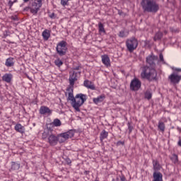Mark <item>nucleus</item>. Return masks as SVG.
I'll return each mask as SVG.
<instances>
[{
    "instance_id": "1",
    "label": "nucleus",
    "mask_w": 181,
    "mask_h": 181,
    "mask_svg": "<svg viewBox=\"0 0 181 181\" xmlns=\"http://www.w3.org/2000/svg\"><path fill=\"white\" fill-rule=\"evenodd\" d=\"M68 98L67 100L71 101V105L74 107L76 112H80V107L87 101V95L83 93L76 94L74 97L73 94V88H68Z\"/></svg>"
},
{
    "instance_id": "2",
    "label": "nucleus",
    "mask_w": 181,
    "mask_h": 181,
    "mask_svg": "<svg viewBox=\"0 0 181 181\" xmlns=\"http://www.w3.org/2000/svg\"><path fill=\"white\" fill-rule=\"evenodd\" d=\"M141 5L144 12L156 13L159 11V4L155 0H142Z\"/></svg>"
},
{
    "instance_id": "3",
    "label": "nucleus",
    "mask_w": 181,
    "mask_h": 181,
    "mask_svg": "<svg viewBox=\"0 0 181 181\" xmlns=\"http://www.w3.org/2000/svg\"><path fill=\"white\" fill-rule=\"evenodd\" d=\"M141 78H146L149 81H152L153 80H156V77L158 76V72L155 69L151 68L149 66L143 67V71L141 74Z\"/></svg>"
},
{
    "instance_id": "4",
    "label": "nucleus",
    "mask_w": 181,
    "mask_h": 181,
    "mask_svg": "<svg viewBox=\"0 0 181 181\" xmlns=\"http://www.w3.org/2000/svg\"><path fill=\"white\" fill-rule=\"evenodd\" d=\"M56 50L59 56H65L67 53V42L64 40L59 42L57 45Z\"/></svg>"
},
{
    "instance_id": "5",
    "label": "nucleus",
    "mask_w": 181,
    "mask_h": 181,
    "mask_svg": "<svg viewBox=\"0 0 181 181\" xmlns=\"http://www.w3.org/2000/svg\"><path fill=\"white\" fill-rule=\"evenodd\" d=\"M43 0H34L31 6L30 7V13H33V15H37V12L40 11V8H42Z\"/></svg>"
},
{
    "instance_id": "6",
    "label": "nucleus",
    "mask_w": 181,
    "mask_h": 181,
    "mask_svg": "<svg viewBox=\"0 0 181 181\" xmlns=\"http://www.w3.org/2000/svg\"><path fill=\"white\" fill-rule=\"evenodd\" d=\"M138 40L135 37H132L126 42V46L130 53H132L134 50H136V47H138Z\"/></svg>"
},
{
    "instance_id": "7",
    "label": "nucleus",
    "mask_w": 181,
    "mask_h": 181,
    "mask_svg": "<svg viewBox=\"0 0 181 181\" xmlns=\"http://www.w3.org/2000/svg\"><path fill=\"white\" fill-rule=\"evenodd\" d=\"M142 86V82L137 78H134L132 80L130 83V90L132 91H138L141 86Z\"/></svg>"
},
{
    "instance_id": "8",
    "label": "nucleus",
    "mask_w": 181,
    "mask_h": 181,
    "mask_svg": "<svg viewBox=\"0 0 181 181\" xmlns=\"http://www.w3.org/2000/svg\"><path fill=\"white\" fill-rule=\"evenodd\" d=\"M77 74H81V71H78L76 72V71H73V72L70 73L69 74V84H70V87L69 88H74V83H76V81H77Z\"/></svg>"
},
{
    "instance_id": "9",
    "label": "nucleus",
    "mask_w": 181,
    "mask_h": 181,
    "mask_svg": "<svg viewBox=\"0 0 181 181\" xmlns=\"http://www.w3.org/2000/svg\"><path fill=\"white\" fill-rule=\"evenodd\" d=\"M168 78L173 84H179L181 80V76L177 73L173 72L169 76Z\"/></svg>"
},
{
    "instance_id": "10",
    "label": "nucleus",
    "mask_w": 181,
    "mask_h": 181,
    "mask_svg": "<svg viewBox=\"0 0 181 181\" xmlns=\"http://www.w3.org/2000/svg\"><path fill=\"white\" fill-rule=\"evenodd\" d=\"M47 142L51 145V146H56L57 143L59 142V139H57V136L53 134L50 135L47 139Z\"/></svg>"
},
{
    "instance_id": "11",
    "label": "nucleus",
    "mask_w": 181,
    "mask_h": 181,
    "mask_svg": "<svg viewBox=\"0 0 181 181\" xmlns=\"http://www.w3.org/2000/svg\"><path fill=\"white\" fill-rule=\"evenodd\" d=\"M52 132L53 129L47 125V128L44 129V132L42 134V139H48L49 136L53 134Z\"/></svg>"
},
{
    "instance_id": "12",
    "label": "nucleus",
    "mask_w": 181,
    "mask_h": 181,
    "mask_svg": "<svg viewBox=\"0 0 181 181\" xmlns=\"http://www.w3.org/2000/svg\"><path fill=\"white\" fill-rule=\"evenodd\" d=\"M39 112L40 115H52V110L47 106H41Z\"/></svg>"
},
{
    "instance_id": "13",
    "label": "nucleus",
    "mask_w": 181,
    "mask_h": 181,
    "mask_svg": "<svg viewBox=\"0 0 181 181\" xmlns=\"http://www.w3.org/2000/svg\"><path fill=\"white\" fill-rule=\"evenodd\" d=\"M60 135L62 136V138H63L65 141H67V139L74 136V131L69 130L65 133L60 134Z\"/></svg>"
},
{
    "instance_id": "14",
    "label": "nucleus",
    "mask_w": 181,
    "mask_h": 181,
    "mask_svg": "<svg viewBox=\"0 0 181 181\" xmlns=\"http://www.w3.org/2000/svg\"><path fill=\"white\" fill-rule=\"evenodd\" d=\"M101 59L102 63H103V64L106 66V67H110V66H111V61L110 60V57H108V55H102Z\"/></svg>"
},
{
    "instance_id": "15",
    "label": "nucleus",
    "mask_w": 181,
    "mask_h": 181,
    "mask_svg": "<svg viewBox=\"0 0 181 181\" xmlns=\"http://www.w3.org/2000/svg\"><path fill=\"white\" fill-rule=\"evenodd\" d=\"M153 179V181H163V174L160 172H154Z\"/></svg>"
},
{
    "instance_id": "16",
    "label": "nucleus",
    "mask_w": 181,
    "mask_h": 181,
    "mask_svg": "<svg viewBox=\"0 0 181 181\" xmlns=\"http://www.w3.org/2000/svg\"><path fill=\"white\" fill-rule=\"evenodd\" d=\"M12 78H13V75H12V74H5L2 76V80L5 81V83H8V84L12 83Z\"/></svg>"
},
{
    "instance_id": "17",
    "label": "nucleus",
    "mask_w": 181,
    "mask_h": 181,
    "mask_svg": "<svg viewBox=\"0 0 181 181\" xmlns=\"http://www.w3.org/2000/svg\"><path fill=\"white\" fill-rule=\"evenodd\" d=\"M105 100V95L102 94L98 96L97 98H94L93 99V101L94 104H95L96 105H98V104H101V103H103V101H104Z\"/></svg>"
},
{
    "instance_id": "18",
    "label": "nucleus",
    "mask_w": 181,
    "mask_h": 181,
    "mask_svg": "<svg viewBox=\"0 0 181 181\" xmlns=\"http://www.w3.org/2000/svg\"><path fill=\"white\" fill-rule=\"evenodd\" d=\"M158 59V57H155V55H149L146 57V63L150 66L155 65V61Z\"/></svg>"
},
{
    "instance_id": "19",
    "label": "nucleus",
    "mask_w": 181,
    "mask_h": 181,
    "mask_svg": "<svg viewBox=\"0 0 181 181\" xmlns=\"http://www.w3.org/2000/svg\"><path fill=\"white\" fill-rule=\"evenodd\" d=\"M152 163L154 172H159V170L162 168V165H160L159 161H158V160H153Z\"/></svg>"
},
{
    "instance_id": "20",
    "label": "nucleus",
    "mask_w": 181,
    "mask_h": 181,
    "mask_svg": "<svg viewBox=\"0 0 181 181\" xmlns=\"http://www.w3.org/2000/svg\"><path fill=\"white\" fill-rule=\"evenodd\" d=\"M83 85L89 90H95V86H94V83L88 80L84 81Z\"/></svg>"
},
{
    "instance_id": "21",
    "label": "nucleus",
    "mask_w": 181,
    "mask_h": 181,
    "mask_svg": "<svg viewBox=\"0 0 181 181\" xmlns=\"http://www.w3.org/2000/svg\"><path fill=\"white\" fill-rule=\"evenodd\" d=\"M14 129L20 134H25V127L22 126L21 124H16Z\"/></svg>"
},
{
    "instance_id": "22",
    "label": "nucleus",
    "mask_w": 181,
    "mask_h": 181,
    "mask_svg": "<svg viewBox=\"0 0 181 181\" xmlns=\"http://www.w3.org/2000/svg\"><path fill=\"white\" fill-rule=\"evenodd\" d=\"M42 36L44 40H49V37H50V31L47 29L45 30L42 32Z\"/></svg>"
},
{
    "instance_id": "23",
    "label": "nucleus",
    "mask_w": 181,
    "mask_h": 181,
    "mask_svg": "<svg viewBox=\"0 0 181 181\" xmlns=\"http://www.w3.org/2000/svg\"><path fill=\"white\" fill-rule=\"evenodd\" d=\"M6 67H12L15 64V62H13V58L9 57L6 60Z\"/></svg>"
},
{
    "instance_id": "24",
    "label": "nucleus",
    "mask_w": 181,
    "mask_h": 181,
    "mask_svg": "<svg viewBox=\"0 0 181 181\" xmlns=\"http://www.w3.org/2000/svg\"><path fill=\"white\" fill-rule=\"evenodd\" d=\"M49 125H52V127H62V121L59 119H54Z\"/></svg>"
},
{
    "instance_id": "25",
    "label": "nucleus",
    "mask_w": 181,
    "mask_h": 181,
    "mask_svg": "<svg viewBox=\"0 0 181 181\" xmlns=\"http://www.w3.org/2000/svg\"><path fill=\"white\" fill-rule=\"evenodd\" d=\"M170 159L175 165L179 163V157L175 153L173 154L171 157H170Z\"/></svg>"
},
{
    "instance_id": "26",
    "label": "nucleus",
    "mask_w": 181,
    "mask_h": 181,
    "mask_svg": "<svg viewBox=\"0 0 181 181\" xmlns=\"http://www.w3.org/2000/svg\"><path fill=\"white\" fill-rule=\"evenodd\" d=\"M21 168V164L16 163V162H11V170H19V168Z\"/></svg>"
},
{
    "instance_id": "27",
    "label": "nucleus",
    "mask_w": 181,
    "mask_h": 181,
    "mask_svg": "<svg viewBox=\"0 0 181 181\" xmlns=\"http://www.w3.org/2000/svg\"><path fill=\"white\" fill-rule=\"evenodd\" d=\"M98 26L99 33H104V35H105L106 32H105V28H104V24L100 22L98 23Z\"/></svg>"
},
{
    "instance_id": "28",
    "label": "nucleus",
    "mask_w": 181,
    "mask_h": 181,
    "mask_svg": "<svg viewBox=\"0 0 181 181\" xmlns=\"http://www.w3.org/2000/svg\"><path fill=\"white\" fill-rule=\"evenodd\" d=\"M107 138H108V133L105 130H103L100 136V141H103Z\"/></svg>"
},
{
    "instance_id": "29",
    "label": "nucleus",
    "mask_w": 181,
    "mask_h": 181,
    "mask_svg": "<svg viewBox=\"0 0 181 181\" xmlns=\"http://www.w3.org/2000/svg\"><path fill=\"white\" fill-rule=\"evenodd\" d=\"M162 37H163V33H160V32H158L157 33L154 37H153V40L155 42L158 41V40H160V39H162Z\"/></svg>"
},
{
    "instance_id": "30",
    "label": "nucleus",
    "mask_w": 181,
    "mask_h": 181,
    "mask_svg": "<svg viewBox=\"0 0 181 181\" xmlns=\"http://www.w3.org/2000/svg\"><path fill=\"white\" fill-rule=\"evenodd\" d=\"M144 98L151 100L152 98V92L151 90H146L144 93Z\"/></svg>"
},
{
    "instance_id": "31",
    "label": "nucleus",
    "mask_w": 181,
    "mask_h": 181,
    "mask_svg": "<svg viewBox=\"0 0 181 181\" xmlns=\"http://www.w3.org/2000/svg\"><path fill=\"white\" fill-rule=\"evenodd\" d=\"M158 129L163 133L165 132V123L163 122H159L158 125Z\"/></svg>"
},
{
    "instance_id": "32",
    "label": "nucleus",
    "mask_w": 181,
    "mask_h": 181,
    "mask_svg": "<svg viewBox=\"0 0 181 181\" xmlns=\"http://www.w3.org/2000/svg\"><path fill=\"white\" fill-rule=\"evenodd\" d=\"M54 64L57 67H62L63 66V61L60 58H58L54 61Z\"/></svg>"
},
{
    "instance_id": "33",
    "label": "nucleus",
    "mask_w": 181,
    "mask_h": 181,
    "mask_svg": "<svg viewBox=\"0 0 181 181\" xmlns=\"http://www.w3.org/2000/svg\"><path fill=\"white\" fill-rule=\"evenodd\" d=\"M112 181H127V179L124 175H119L113 179Z\"/></svg>"
},
{
    "instance_id": "34",
    "label": "nucleus",
    "mask_w": 181,
    "mask_h": 181,
    "mask_svg": "<svg viewBox=\"0 0 181 181\" xmlns=\"http://www.w3.org/2000/svg\"><path fill=\"white\" fill-rule=\"evenodd\" d=\"M57 138L59 144H63V142H66V140L63 137H62L61 134L57 136Z\"/></svg>"
},
{
    "instance_id": "35",
    "label": "nucleus",
    "mask_w": 181,
    "mask_h": 181,
    "mask_svg": "<svg viewBox=\"0 0 181 181\" xmlns=\"http://www.w3.org/2000/svg\"><path fill=\"white\" fill-rule=\"evenodd\" d=\"M128 36V34L125 33V31L122 30L119 33V37H127Z\"/></svg>"
},
{
    "instance_id": "36",
    "label": "nucleus",
    "mask_w": 181,
    "mask_h": 181,
    "mask_svg": "<svg viewBox=\"0 0 181 181\" xmlns=\"http://www.w3.org/2000/svg\"><path fill=\"white\" fill-rule=\"evenodd\" d=\"M69 1L70 0H61V5H62V6H66V5H69Z\"/></svg>"
},
{
    "instance_id": "37",
    "label": "nucleus",
    "mask_w": 181,
    "mask_h": 181,
    "mask_svg": "<svg viewBox=\"0 0 181 181\" xmlns=\"http://www.w3.org/2000/svg\"><path fill=\"white\" fill-rule=\"evenodd\" d=\"M81 69V65L78 64L77 66L74 65V67L72 68V70H80Z\"/></svg>"
},
{
    "instance_id": "38",
    "label": "nucleus",
    "mask_w": 181,
    "mask_h": 181,
    "mask_svg": "<svg viewBox=\"0 0 181 181\" xmlns=\"http://www.w3.org/2000/svg\"><path fill=\"white\" fill-rule=\"evenodd\" d=\"M128 129H129V133L131 134L132 132V129H134V127L131 126V124H128Z\"/></svg>"
},
{
    "instance_id": "39",
    "label": "nucleus",
    "mask_w": 181,
    "mask_h": 181,
    "mask_svg": "<svg viewBox=\"0 0 181 181\" xmlns=\"http://www.w3.org/2000/svg\"><path fill=\"white\" fill-rule=\"evenodd\" d=\"M49 17L51 18V19H56V14L54 13H52L51 14L49 15Z\"/></svg>"
},
{
    "instance_id": "40",
    "label": "nucleus",
    "mask_w": 181,
    "mask_h": 181,
    "mask_svg": "<svg viewBox=\"0 0 181 181\" xmlns=\"http://www.w3.org/2000/svg\"><path fill=\"white\" fill-rule=\"evenodd\" d=\"M173 70L177 73H181V68H173Z\"/></svg>"
},
{
    "instance_id": "41",
    "label": "nucleus",
    "mask_w": 181,
    "mask_h": 181,
    "mask_svg": "<svg viewBox=\"0 0 181 181\" xmlns=\"http://www.w3.org/2000/svg\"><path fill=\"white\" fill-rule=\"evenodd\" d=\"M159 57H160V62H162L163 63H165V59H163V54H160Z\"/></svg>"
},
{
    "instance_id": "42",
    "label": "nucleus",
    "mask_w": 181,
    "mask_h": 181,
    "mask_svg": "<svg viewBox=\"0 0 181 181\" xmlns=\"http://www.w3.org/2000/svg\"><path fill=\"white\" fill-rule=\"evenodd\" d=\"M16 1H17V0H15L14 1H10L8 2V5H9L10 6H12L13 5V4H15V2H16Z\"/></svg>"
},
{
    "instance_id": "43",
    "label": "nucleus",
    "mask_w": 181,
    "mask_h": 181,
    "mask_svg": "<svg viewBox=\"0 0 181 181\" xmlns=\"http://www.w3.org/2000/svg\"><path fill=\"white\" fill-rule=\"evenodd\" d=\"M24 4H28L30 0H23Z\"/></svg>"
},
{
    "instance_id": "44",
    "label": "nucleus",
    "mask_w": 181,
    "mask_h": 181,
    "mask_svg": "<svg viewBox=\"0 0 181 181\" xmlns=\"http://www.w3.org/2000/svg\"><path fill=\"white\" fill-rule=\"evenodd\" d=\"M178 146H181V139H180L178 141Z\"/></svg>"
},
{
    "instance_id": "45",
    "label": "nucleus",
    "mask_w": 181,
    "mask_h": 181,
    "mask_svg": "<svg viewBox=\"0 0 181 181\" xmlns=\"http://www.w3.org/2000/svg\"><path fill=\"white\" fill-rule=\"evenodd\" d=\"M118 144H122V145H124V142L122 141H119Z\"/></svg>"
}]
</instances>
